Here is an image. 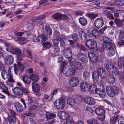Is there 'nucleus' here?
<instances>
[{"mask_svg":"<svg viewBox=\"0 0 124 124\" xmlns=\"http://www.w3.org/2000/svg\"><path fill=\"white\" fill-rule=\"evenodd\" d=\"M69 62L66 63L63 62L61 63L60 66V71L65 76L70 77L75 74L76 70H79L82 68L81 63L78 62H74L75 59L72 58L69 60Z\"/></svg>","mask_w":124,"mask_h":124,"instance_id":"obj_1","label":"nucleus"},{"mask_svg":"<svg viewBox=\"0 0 124 124\" xmlns=\"http://www.w3.org/2000/svg\"><path fill=\"white\" fill-rule=\"evenodd\" d=\"M5 45L8 46L6 49L7 51L16 55L18 59L20 60L22 59L23 56L22 54V51L20 48L11 46L9 43H5Z\"/></svg>","mask_w":124,"mask_h":124,"instance_id":"obj_2","label":"nucleus"},{"mask_svg":"<svg viewBox=\"0 0 124 124\" xmlns=\"http://www.w3.org/2000/svg\"><path fill=\"white\" fill-rule=\"evenodd\" d=\"M86 36L91 37L93 35L94 37H98L100 36V33L99 31L96 29H94L93 30L91 29L90 26H88L86 28Z\"/></svg>","mask_w":124,"mask_h":124,"instance_id":"obj_3","label":"nucleus"},{"mask_svg":"<svg viewBox=\"0 0 124 124\" xmlns=\"http://www.w3.org/2000/svg\"><path fill=\"white\" fill-rule=\"evenodd\" d=\"M54 104V107L56 109H62L65 105V101L63 99L60 98L55 101Z\"/></svg>","mask_w":124,"mask_h":124,"instance_id":"obj_4","label":"nucleus"},{"mask_svg":"<svg viewBox=\"0 0 124 124\" xmlns=\"http://www.w3.org/2000/svg\"><path fill=\"white\" fill-rule=\"evenodd\" d=\"M96 42L92 39H88L86 41V46L87 47L91 49H93L97 46Z\"/></svg>","mask_w":124,"mask_h":124,"instance_id":"obj_5","label":"nucleus"},{"mask_svg":"<svg viewBox=\"0 0 124 124\" xmlns=\"http://www.w3.org/2000/svg\"><path fill=\"white\" fill-rule=\"evenodd\" d=\"M8 120L10 122H14L16 120V114L15 112L9 109L8 112Z\"/></svg>","mask_w":124,"mask_h":124,"instance_id":"obj_6","label":"nucleus"},{"mask_svg":"<svg viewBox=\"0 0 124 124\" xmlns=\"http://www.w3.org/2000/svg\"><path fill=\"white\" fill-rule=\"evenodd\" d=\"M87 89V90L90 91L92 93H96V91L98 89L95 85L94 84L91 85L90 86V84L86 83V87Z\"/></svg>","mask_w":124,"mask_h":124,"instance_id":"obj_7","label":"nucleus"},{"mask_svg":"<svg viewBox=\"0 0 124 124\" xmlns=\"http://www.w3.org/2000/svg\"><path fill=\"white\" fill-rule=\"evenodd\" d=\"M69 85L71 87H75L78 85V78L76 77H73L71 78L69 82Z\"/></svg>","mask_w":124,"mask_h":124,"instance_id":"obj_8","label":"nucleus"},{"mask_svg":"<svg viewBox=\"0 0 124 124\" xmlns=\"http://www.w3.org/2000/svg\"><path fill=\"white\" fill-rule=\"evenodd\" d=\"M14 71L16 74H17L19 71L20 72L23 70L24 66L20 62H18L17 65H15L14 66Z\"/></svg>","mask_w":124,"mask_h":124,"instance_id":"obj_9","label":"nucleus"},{"mask_svg":"<svg viewBox=\"0 0 124 124\" xmlns=\"http://www.w3.org/2000/svg\"><path fill=\"white\" fill-rule=\"evenodd\" d=\"M58 114L59 117L62 120H67L70 118L69 114L65 112L60 111L58 113Z\"/></svg>","mask_w":124,"mask_h":124,"instance_id":"obj_10","label":"nucleus"},{"mask_svg":"<svg viewBox=\"0 0 124 124\" xmlns=\"http://www.w3.org/2000/svg\"><path fill=\"white\" fill-rule=\"evenodd\" d=\"M1 75L2 78L5 80L8 78V80L10 82H13L14 80L11 76H9L5 70H3L1 72Z\"/></svg>","mask_w":124,"mask_h":124,"instance_id":"obj_11","label":"nucleus"},{"mask_svg":"<svg viewBox=\"0 0 124 124\" xmlns=\"http://www.w3.org/2000/svg\"><path fill=\"white\" fill-rule=\"evenodd\" d=\"M106 91L107 94L110 97H113L115 96L113 88L111 86L108 85L106 86Z\"/></svg>","mask_w":124,"mask_h":124,"instance_id":"obj_12","label":"nucleus"},{"mask_svg":"<svg viewBox=\"0 0 124 124\" xmlns=\"http://www.w3.org/2000/svg\"><path fill=\"white\" fill-rule=\"evenodd\" d=\"M94 23L95 26L97 28H100L104 24L103 20L101 18H97L95 21Z\"/></svg>","mask_w":124,"mask_h":124,"instance_id":"obj_13","label":"nucleus"},{"mask_svg":"<svg viewBox=\"0 0 124 124\" xmlns=\"http://www.w3.org/2000/svg\"><path fill=\"white\" fill-rule=\"evenodd\" d=\"M97 73L102 79H104L106 77L105 70L102 68H99L97 70Z\"/></svg>","mask_w":124,"mask_h":124,"instance_id":"obj_14","label":"nucleus"},{"mask_svg":"<svg viewBox=\"0 0 124 124\" xmlns=\"http://www.w3.org/2000/svg\"><path fill=\"white\" fill-rule=\"evenodd\" d=\"M52 16L53 17L57 19L61 18L62 20H68L69 19V17L67 16L59 13L54 14Z\"/></svg>","mask_w":124,"mask_h":124,"instance_id":"obj_15","label":"nucleus"},{"mask_svg":"<svg viewBox=\"0 0 124 124\" xmlns=\"http://www.w3.org/2000/svg\"><path fill=\"white\" fill-rule=\"evenodd\" d=\"M64 55L66 58L71 59L72 57V53L71 50L69 48H67L64 50L63 53Z\"/></svg>","mask_w":124,"mask_h":124,"instance_id":"obj_16","label":"nucleus"},{"mask_svg":"<svg viewBox=\"0 0 124 124\" xmlns=\"http://www.w3.org/2000/svg\"><path fill=\"white\" fill-rule=\"evenodd\" d=\"M31 85L32 89L34 92H39L40 89L38 83L35 82H33L32 83Z\"/></svg>","mask_w":124,"mask_h":124,"instance_id":"obj_17","label":"nucleus"},{"mask_svg":"<svg viewBox=\"0 0 124 124\" xmlns=\"http://www.w3.org/2000/svg\"><path fill=\"white\" fill-rule=\"evenodd\" d=\"M95 100L92 98L89 97H86V103L87 104L93 105L95 104Z\"/></svg>","mask_w":124,"mask_h":124,"instance_id":"obj_18","label":"nucleus"},{"mask_svg":"<svg viewBox=\"0 0 124 124\" xmlns=\"http://www.w3.org/2000/svg\"><path fill=\"white\" fill-rule=\"evenodd\" d=\"M12 90L15 94L20 95L23 94V92L22 90L18 87H15L12 89Z\"/></svg>","mask_w":124,"mask_h":124,"instance_id":"obj_19","label":"nucleus"},{"mask_svg":"<svg viewBox=\"0 0 124 124\" xmlns=\"http://www.w3.org/2000/svg\"><path fill=\"white\" fill-rule=\"evenodd\" d=\"M6 64L9 63L11 64L13 63L14 60L13 57L11 55H8L4 58Z\"/></svg>","mask_w":124,"mask_h":124,"instance_id":"obj_20","label":"nucleus"},{"mask_svg":"<svg viewBox=\"0 0 124 124\" xmlns=\"http://www.w3.org/2000/svg\"><path fill=\"white\" fill-rule=\"evenodd\" d=\"M67 102L69 105L72 106H74L77 103L76 100L72 98H68L67 100Z\"/></svg>","mask_w":124,"mask_h":124,"instance_id":"obj_21","label":"nucleus"},{"mask_svg":"<svg viewBox=\"0 0 124 124\" xmlns=\"http://www.w3.org/2000/svg\"><path fill=\"white\" fill-rule=\"evenodd\" d=\"M95 112L98 116H101L104 115L105 113L104 109L100 108H98L96 109Z\"/></svg>","mask_w":124,"mask_h":124,"instance_id":"obj_22","label":"nucleus"},{"mask_svg":"<svg viewBox=\"0 0 124 124\" xmlns=\"http://www.w3.org/2000/svg\"><path fill=\"white\" fill-rule=\"evenodd\" d=\"M113 45H114V44L112 42L109 43V42H104L102 44V46L105 49L106 48L107 49Z\"/></svg>","mask_w":124,"mask_h":124,"instance_id":"obj_23","label":"nucleus"},{"mask_svg":"<svg viewBox=\"0 0 124 124\" xmlns=\"http://www.w3.org/2000/svg\"><path fill=\"white\" fill-rule=\"evenodd\" d=\"M117 64L120 68L124 67V56L120 58L118 60Z\"/></svg>","mask_w":124,"mask_h":124,"instance_id":"obj_24","label":"nucleus"},{"mask_svg":"<svg viewBox=\"0 0 124 124\" xmlns=\"http://www.w3.org/2000/svg\"><path fill=\"white\" fill-rule=\"evenodd\" d=\"M113 46H111L110 48L107 49V54L108 55L113 56L115 54V51Z\"/></svg>","mask_w":124,"mask_h":124,"instance_id":"obj_25","label":"nucleus"},{"mask_svg":"<svg viewBox=\"0 0 124 124\" xmlns=\"http://www.w3.org/2000/svg\"><path fill=\"white\" fill-rule=\"evenodd\" d=\"M96 93L98 94L100 97L102 98H104L106 94L105 91L102 89H98Z\"/></svg>","mask_w":124,"mask_h":124,"instance_id":"obj_26","label":"nucleus"},{"mask_svg":"<svg viewBox=\"0 0 124 124\" xmlns=\"http://www.w3.org/2000/svg\"><path fill=\"white\" fill-rule=\"evenodd\" d=\"M22 80L24 83L28 84H30L31 81L30 77H29L27 76H23Z\"/></svg>","mask_w":124,"mask_h":124,"instance_id":"obj_27","label":"nucleus"},{"mask_svg":"<svg viewBox=\"0 0 124 124\" xmlns=\"http://www.w3.org/2000/svg\"><path fill=\"white\" fill-rule=\"evenodd\" d=\"M116 120L117 121L118 124H124V119L122 116H116Z\"/></svg>","mask_w":124,"mask_h":124,"instance_id":"obj_28","label":"nucleus"},{"mask_svg":"<svg viewBox=\"0 0 124 124\" xmlns=\"http://www.w3.org/2000/svg\"><path fill=\"white\" fill-rule=\"evenodd\" d=\"M14 107L18 111H21L23 110V107L22 106L18 103H15L14 104Z\"/></svg>","mask_w":124,"mask_h":124,"instance_id":"obj_29","label":"nucleus"},{"mask_svg":"<svg viewBox=\"0 0 124 124\" xmlns=\"http://www.w3.org/2000/svg\"><path fill=\"white\" fill-rule=\"evenodd\" d=\"M31 80L33 82H38L39 79V76L36 74H32L30 76Z\"/></svg>","mask_w":124,"mask_h":124,"instance_id":"obj_30","label":"nucleus"},{"mask_svg":"<svg viewBox=\"0 0 124 124\" xmlns=\"http://www.w3.org/2000/svg\"><path fill=\"white\" fill-rule=\"evenodd\" d=\"M59 39H55L53 41L54 44V48L56 49H57V50H56L57 51H60V49L58 46L59 43L58 41H59Z\"/></svg>","mask_w":124,"mask_h":124,"instance_id":"obj_31","label":"nucleus"},{"mask_svg":"<svg viewBox=\"0 0 124 124\" xmlns=\"http://www.w3.org/2000/svg\"><path fill=\"white\" fill-rule=\"evenodd\" d=\"M46 118L47 120L50 119L53 117H55L56 116V115L55 114L50 113L48 112L46 113Z\"/></svg>","mask_w":124,"mask_h":124,"instance_id":"obj_32","label":"nucleus"},{"mask_svg":"<svg viewBox=\"0 0 124 124\" xmlns=\"http://www.w3.org/2000/svg\"><path fill=\"white\" fill-rule=\"evenodd\" d=\"M114 22L118 26H122V25L123 24V20H120L117 18H115Z\"/></svg>","mask_w":124,"mask_h":124,"instance_id":"obj_33","label":"nucleus"},{"mask_svg":"<svg viewBox=\"0 0 124 124\" xmlns=\"http://www.w3.org/2000/svg\"><path fill=\"white\" fill-rule=\"evenodd\" d=\"M53 97L51 94L49 95L46 94L44 95V99L47 101L50 102L52 100Z\"/></svg>","mask_w":124,"mask_h":124,"instance_id":"obj_34","label":"nucleus"},{"mask_svg":"<svg viewBox=\"0 0 124 124\" xmlns=\"http://www.w3.org/2000/svg\"><path fill=\"white\" fill-rule=\"evenodd\" d=\"M114 66L110 64H107L105 65V67L107 70L109 72H110L112 67Z\"/></svg>","mask_w":124,"mask_h":124,"instance_id":"obj_35","label":"nucleus"},{"mask_svg":"<svg viewBox=\"0 0 124 124\" xmlns=\"http://www.w3.org/2000/svg\"><path fill=\"white\" fill-rule=\"evenodd\" d=\"M112 68L110 73H113L116 75H118L119 72L118 69L114 66Z\"/></svg>","mask_w":124,"mask_h":124,"instance_id":"obj_36","label":"nucleus"},{"mask_svg":"<svg viewBox=\"0 0 124 124\" xmlns=\"http://www.w3.org/2000/svg\"><path fill=\"white\" fill-rule=\"evenodd\" d=\"M105 14L108 18L110 20H113L114 19V18L112 14L110 13L109 11H105Z\"/></svg>","mask_w":124,"mask_h":124,"instance_id":"obj_37","label":"nucleus"},{"mask_svg":"<svg viewBox=\"0 0 124 124\" xmlns=\"http://www.w3.org/2000/svg\"><path fill=\"white\" fill-rule=\"evenodd\" d=\"M80 87L82 91L85 92V82H81L80 84Z\"/></svg>","mask_w":124,"mask_h":124,"instance_id":"obj_38","label":"nucleus"},{"mask_svg":"<svg viewBox=\"0 0 124 124\" xmlns=\"http://www.w3.org/2000/svg\"><path fill=\"white\" fill-rule=\"evenodd\" d=\"M43 46L44 48L49 49L52 46L48 42H46L43 44Z\"/></svg>","mask_w":124,"mask_h":124,"instance_id":"obj_39","label":"nucleus"},{"mask_svg":"<svg viewBox=\"0 0 124 124\" xmlns=\"http://www.w3.org/2000/svg\"><path fill=\"white\" fill-rule=\"evenodd\" d=\"M113 88L115 94H116L117 95L120 92L119 88L116 86H114Z\"/></svg>","mask_w":124,"mask_h":124,"instance_id":"obj_40","label":"nucleus"},{"mask_svg":"<svg viewBox=\"0 0 124 124\" xmlns=\"http://www.w3.org/2000/svg\"><path fill=\"white\" fill-rule=\"evenodd\" d=\"M28 40L25 38L22 37L19 39V43L21 44H23L27 42Z\"/></svg>","mask_w":124,"mask_h":124,"instance_id":"obj_41","label":"nucleus"},{"mask_svg":"<svg viewBox=\"0 0 124 124\" xmlns=\"http://www.w3.org/2000/svg\"><path fill=\"white\" fill-rule=\"evenodd\" d=\"M79 21L81 24L83 26H85V19L84 18L82 17H80L79 19Z\"/></svg>","mask_w":124,"mask_h":124,"instance_id":"obj_42","label":"nucleus"},{"mask_svg":"<svg viewBox=\"0 0 124 124\" xmlns=\"http://www.w3.org/2000/svg\"><path fill=\"white\" fill-rule=\"evenodd\" d=\"M90 59L92 62L94 63H96L98 60V57L96 55H94L93 57Z\"/></svg>","mask_w":124,"mask_h":124,"instance_id":"obj_43","label":"nucleus"},{"mask_svg":"<svg viewBox=\"0 0 124 124\" xmlns=\"http://www.w3.org/2000/svg\"><path fill=\"white\" fill-rule=\"evenodd\" d=\"M108 82L111 84H113L115 81V78L112 77H110L108 78Z\"/></svg>","mask_w":124,"mask_h":124,"instance_id":"obj_44","label":"nucleus"},{"mask_svg":"<svg viewBox=\"0 0 124 124\" xmlns=\"http://www.w3.org/2000/svg\"><path fill=\"white\" fill-rule=\"evenodd\" d=\"M103 40L104 42H109V43L112 42L113 43V41L110 39L106 37H103Z\"/></svg>","mask_w":124,"mask_h":124,"instance_id":"obj_45","label":"nucleus"},{"mask_svg":"<svg viewBox=\"0 0 124 124\" xmlns=\"http://www.w3.org/2000/svg\"><path fill=\"white\" fill-rule=\"evenodd\" d=\"M124 38V31H121L119 32L118 38L119 39H122Z\"/></svg>","mask_w":124,"mask_h":124,"instance_id":"obj_46","label":"nucleus"},{"mask_svg":"<svg viewBox=\"0 0 124 124\" xmlns=\"http://www.w3.org/2000/svg\"><path fill=\"white\" fill-rule=\"evenodd\" d=\"M46 32L48 34L50 35L52 33V31L51 29L49 27H47L45 29Z\"/></svg>","mask_w":124,"mask_h":124,"instance_id":"obj_47","label":"nucleus"},{"mask_svg":"<svg viewBox=\"0 0 124 124\" xmlns=\"http://www.w3.org/2000/svg\"><path fill=\"white\" fill-rule=\"evenodd\" d=\"M40 36L37 37L35 36L33 39V41L39 42L40 41Z\"/></svg>","mask_w":124,"mask_h":124,"instance_id":"obj_48","label":"nucleus"},{"mask_svg":"<svg viewBox=\"0 0 124 124\" xmlns=\"http://www.w3.org/2000/svg\"><path fill=\"white\" fill-rule=\"evenodd\" d=\"M116 120V118L115 116H113L112 117L110 121V124H115Z\"/></svg>","mask_w":124,"mask_h":124,"instance_id":"obj_49","label":"nucleus"},{"mask_svg":"<svg viewBox=\"0 0 124 124\" xmlns=\"http://www.w3.org/2000/svg\"><path fill=\"white\" fill-rule=\"evenodd\" d=\"M98 16V15L94 14H88V16L91 18H95Z\"/></svg>","mask_w":124,"mask_h":124,"instance_id":"obj_50","label":"nucleus"},{"mask_svg":"<svg viewBox=\"0 0 124 124\" xmlns=\"http://www.w3.org/2000/svg\"><path fill=\"white\" fill-rule=\"evenodd\" d=\"M15 14L12 11H10L8 12L6 14L7 17L9 16V17H13Z\"/></svg>","mask_w":124,"mask_h":124,"instance_id":"obj_51","label":"nucleus"},{"mask_svg":"<svg viewBox=\"0 0 124 124\" xmlns=\"http://www.w3.org/2000/svg\"><path fill=\"white\" fill-rule=\"evenodd\" d=\"M119 103L122 106L124 107V98L121 97L119 99Z\"/></svg>","mask_w":124,"mask_h":124,"instance_id":"obj_52","label":"nucleus"},{"mask_svg":"<svg viewBox=\"0 0 124 124\" xmlns=\"http://www.w3.org/2000/svg\"><path fill=\"white\" fill-rule=\"evenodd\" d=\"M0 89L3 90H7V87L3 84L0 83Z\"/></svg>","mask_w":124,"mask_h":124,"instance_id":"obj_53","label":"nucleus"},{"mask_svg":"<svg viewBox=\"0 0 124 124\" xmlns=\"http://www.w3.org/2000/svg\"><path fill=\"white\" fill-rule=\"evenodd\" d=\"M88 55L90 59L93 57L94 55H96L94 53L91 52H89L88 53Z\"/></svg>","mask_w":124,"mask_h":124,"instance_id":"obj_54","label":"nucleus"},{"mask_svg":"<svg viewBox=\"0 0 124 124\" xmlns=\"http://www.w3.org/2000/svg\"><path fill=\"white\" fill-rule=\"evenodd\" d=\"M72 37L73 39L75 41H76L78 39V35L76 33L72 35Z\"/></svg>","mask_w":124,"mask_h":124,"instance_id":"obj_55","label":"nucleus"},{"mask_svg":"<svg viewBox=\"0 0 124 124\" xmlns=\"http://www.w3.org/2000/svg\"><path fill=\"white\" fill-rule=\"evenodd\" d=\"M119 76L121 79H122L123 80H124V73L122 71H120L119 73Z\"/></svg>","mask_w":124,"mask_h":124,"instance_id":"obj_56","label":"nucleus"},{"mask_svg":"<svg viewBox=\"0 0 124 124\" xmlns=\"http://www.w3.org/2000/svg\"><path fill=\"white\" fill-rule=\"evenodd\" d=\"M40 39L42 42L45 41L46 39V37L44 35H41L40 36Z\"/></svg>","mask_w":124,"mask_h":124,"instance_id":"obj_57","label":"nucleus"},{"mask_svg":"<svg viewBox=\"0 0 124 124\" xmlns=\"http://www.w3.org/2000/svg\"><path fill=\"white\" fill-rule=\"evenodd\" d=\"M59 42L60 43V46H64L65 45V43L63 40L62 39H59Z\"/></svg>","mask_w":124,"mask_h":124,"instance_id":"obj_58","label":"nucleus"},{"mask_svg":"<svg viewBox=\"0 0 124 124\" xmlns=\"http://www.w3.org/2000/svg\"><path fill=\"white\" fill-rule=\"evenodd\" d=\"M58 91L59 90L58 89H54L53 90V92L50 94L53 97V96L54 95L56 94L57 93Z\"/></svg>","mask_w":124,"mask_h":124,"instance_id":"obj_59","label":"nucleus"},{"mask_svg":"<svg viewBox=\"0 0 124 124\" xmlns=\"http://www.w3.org/2000/svg\"><path fill=\"white\" fill-rule=\"evenodd\" d=\"M9 82H6V85L8 87H13V85L10 83L11 82L8 81Z\"/></svg>","mask_w":124,"mask_h":124,"instance_id":"obj_60","label":"nucleus"},{"mask_svg":"<svg viewBox=\"0 0 124 124\" xmlns=\"http://www.w3.org/2000/svg\"><path fill=\"white\" fill-rule=\"evenodd\" d=\"M93 81L94 83H96L99 80L98 77H92Z\"/></svg>","mask_w":124,"mask_h":124,"instance_id":"obj_61","label":"nucleus"},{"mask_svg":"<svg viewBox=\"0 0 124 124\" xmlns=\"http://www.w3.org/2000/svg\"><path fill=\"white\" fill-rule=\"evenodd\" d=\"M99 74L96 71H94L93 72L92 74V77H95L99 78Z\"/></svg>","mask_w":124,"mask_h":124,"instance_id":"obj_62","label":"nucleus"},{"mask_svg":"<svg viewBox=\"0 0 124 124\" xmlns=\"http://www.w3.org/2000/svg\"><path fill=\"white\" fill-rule=\"evenodd\" d=\"M15 34L17 36H21L23 34V32H18L16 31L15 32Z\"/></svg>","mask_w":124,"mask_h":124,"instance_id":"obj_63","label":"nucleus"},{"mask_svg":"<svg viewBox=\"0 0 124 124\" xmlns=\"http://www.w3.org/2000/svg\"><path fill=\"white\" fill-rule=\"evenodd\" d=\"M84 56V54L82 53H79L78 55V58L80 59H82L83 58V56Z\"/></svg>","mask_w":124,"mask_h":124,"instance_id":"obj_64","label":"nucleus"}]
</instances>
